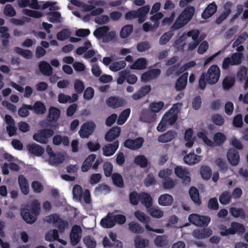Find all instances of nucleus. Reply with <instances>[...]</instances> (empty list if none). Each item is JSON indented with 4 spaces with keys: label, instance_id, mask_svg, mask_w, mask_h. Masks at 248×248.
Here are the masks:
<instances>
[{
    "label": "nucleus",
    "instance_id": "obj_49",
    "mask_svg": "<svg viewBox=\"0 0 248 248\" xmlns=\"http://www.w3.org/2000/svg\"><path fill=\"white\" fill-rule=\"evenodd\" d=\"M164 106V103L163 101H159L151 103L149 105V108L152 112L157 113L162 109Z\"/></svg>",
    "mask_w": 248,
    "mask_h": 248
},
{
    "label": "nucleus",
    "instance_id": "obj_35",
    "mask_svg": "<svg viewBox=\"0 0 248 248\" xmlns=\"http://www.w3.org/2000/svg\"><path fill=\"white\" fill-rule=\"evenodd\" d=\"M193 131L191 128L186 130L184 139L186 141L185 146L187 148H191L194 144V139L193 138Z\"/></svg>",
    "mask_w": 248,
    "mask_h": 248
},
{
    "label": "nucleus",
    "instance_id": "obj_55",
    "mask_svg": "<svg viewBox=\"0 0 248 248\" xmlns=\"http://www.w3.org/2000/svg\"><path fill=\"white\" fill-rule=\"evenodd\" d=\"M162 184L164 188L166 189H170L175 186V182L172 178L169 177L162 180Z\"/></svg>",
    "mask_w": 248,
    "mask_h": 248
},
{
    "label": "nucleus",
    "instance_id": "obj_53",
    "mask_svg": "<svg viewBox=\"0 0 248 248\" xmlns=\"http://www.w3.org/2000/svg\"><path fill=\"white\" fill-rule=\"evenodd\" d=\"M129 199L130 203L133 205H137L140 201V193L135 191L129 193Z\"/></svg>",
    "mask_w": 248,
    "mask_h": 248
},
{
    "label": "nucleus",
    "instance_id": "obj_15",
    "mask_svg": "<svg viewBox=\"0 0 248 248\" xmlns=\"http://www.w3.org/2000/svg\"><path fill=\"white\" fill-rule=\"evenodd\" d=\"M119 142L116 140L112 143H108L105 145L102 148L103 154L106 156H110L114 154L118 149Z\"/></svg>",
    "mask_w": 248,
    "mask_h": 248
},
{
    "label": "nucleus",
    "instance_id": "obj_44",
    "mask_svg": "<svg viewBox=\"0 0 248 248\" xmlns=\"http://www.w3.org/2000/svg\"><path fill=\"white\" fill-rule=\"evenodd\" d=\"M83 241L87 248H95L96 247V242L92 236L88 235L84 236Z\"/></svg>",
    "mask_w": 248,
    "mask_h": 248
},
{
    "label": "nucleus",
    "instance_id": "obj_29",
    "mask_svg": "<svg viewBox=\"0 0 248 248\" xmlns=\"http://www.w3.org/2000/svg\"><path fill=\"white\" fill-rule=\"evenodd\" d=\"M201 156L197 155L193 152L190 153L184 157V161L185 164L191 165L197 164L201 160Z\"/></svg>",
    "mask_w": 248,
    "mask_h": 248
},
{
    "label": "nucleus",
    "instance_id": "obj_31",
    "mask_svg": "<svg viewBox=\"0 0 248 248\" xmlns=\"http://www.w3.org/2000/svg\"><path fill=\"white\" fill-rule=\"evenodd\" d=\"M189 194L190 199L196 205L200 206L202 204L199 190L197 188L193 186L191 187L189 190Z\"/></svg>",
    "mask_w": 248,
    "mask_h": 248
},
{
    "label": "nucleus",
    "instance_id": "obj_50",
    "mask_svg": "<svg viewBox=\"0 0 248 248\" xmlns=\"http://www.w3.org/2000/svg\"><path fill=\"white\" fill-rule=\"evenodd\" d=\"M71 34L68 29H64L57 34V38L59 41H64L69 38Z\"/></svg>",
    "mask_w": 248,
    "mask_h": 248
},
{
    "label": "nucleus",
    "instance_id": "obj_26",
    "mask_svg": "<svg viewBox=\"0 0 248 248\" xmlns=\"http://www.w3.org/2000/svg\"><path fill=\"white\" fill-rule=\"evenodd\" d=\"M175 131L169 130L167 132L160 135L158 137V141L161 143L168 142L173 140L176 136Z\"/></svg>",
    "mask_w": 248,
    "mask_h": 248
},
{
    "label": "nucleus",
    "instance_id": "obj_38",
    "mask_svg": "<svg viewBox=\"0 0 248 248\" xmlns=\"http://www.w3.org/2000/svg\"><path fill=\"white\" fill-rule=\"evenodd\" d=\"M230 212L231 215L234 217H239L242 219L246 218V214L242 208L232 207L230 209Z\"/></svg>",
    "mask_w": 248,
    "mask_h": 248
},
{
    "label": "nucleus",
    "instance_id": "obj_60",
    "mask_svg": "<svg viewBox=\"0 0 248 248\" xmlns=\"http://www.w3.org/2000/svg\"><path fill=\"white\" fill-rule=\"evenodd\" d=\"M213 140L217 145H220L226 140L225 136L221 132H217L214 134Z\"/></svg>",
    "mask_w": 248,
    "mask_h": 248
},
{
    "label": "nucleus",
    "instance_id": "obj_48",
    "mask_svg": "<svg viewBox=\"0 0 248 248\" xmlns=\"http://www.w3.org/2000/svg\"><path fill=\"white\" fill-rule=\"evenodd\" d=\"M34 111L37 114L45 113L46 111L45 105L41 101H36L34 104Z\"/></svg>",
    "mask_w": 248,
    "mask_h": 248
},
{
    "label": "nucleus",
    "instance_id": "obj_27",
    "mask_svg": "<svg viewBox=\"0 0 248 248\" xmlns=\"http://www.w3.org/2000/svg\"><path fill=\"white\" fill-rule=\"evenodd\" d=\"M188 73H184L176 80L175 83V89L178 91L184 90L186 85L187 81Z\"/></svg>",
    "mask_w": 248,
    "mask_h": 248
},
{
    "label": "nucleus",
    "instance_id": "obj_61",
    "mask_svg": "<svg viewBox=\"0 0 248 248\" xmlns=\"http://www.w3.org/2000/svg\"><path fill=\"white\" fill-rule=\"evenodd\" d=\"M23 13L27 16L34 18H39L43 16L42 13L40 12L27 9H24L23 10Z\"/></svg>",
    "mask_w": 248,
    "mask_h": 248
},
{
    "label": "nucleus",
    "instance_id": "obj_28",
    "mask_svg": "<svg viewBox=\"0 0 248 248\" xmlns=\"http://www.w3.org/2000/svg\"><path fill=\"white\" fill-rule=\"evenodd\" d=\"M158 202V204L162 206H170L173 202V198L169 194H164L159 197Z\"/></svg>",
    "mask_w": 248,
    "mask_h": 248
},
{
    "label": "nucleus",
    "instance_id": "obj_4",
    "mask_svg": "<svg viewBox=\"0 0 248 248\" xmlns=\"http://www.w3.org/2000/svg\"><path fill=\"white\" fill-rule=\"evenodd\" d=\"M220 229L221 230L220 232L221 236H228L236 233L243 234L246 231L244 225L237 222H231L230 227L228 229L224 225H222Z\"/></svg>",
    "mask_w": 248,
    "mask_h": 248
},
{
    "label": "nucleus",
    "instance_id": "obj_25",
    "mask_svg": "<svg viewBox=\"0 0 248 248\" xmlns=\"http://www.w3.org/2000/svg\"><path fill=\"white\" fill-rule=\"evenodd\" d=\"M147 209L150 208L153 204V199L150 195L146 192L140 193V201Z\"/></svg>",
    "mask_w": 248,
    "mask_h": 248
},
{
    "label": "nucleus",
    "instance_id": "obj_18",
    "mask_svg": "<svg viewBox=\"0 0 248 248\" xmlns=\"http://www.w3.org/2000/svg\"><path fill=\"white\" fill-rule=\"evenodd\" d=\"M124 100L118 96H110L106 101L107 105L112 108H117L123 106Z\"/></svg>",
    "mask_w": 248,
    "mask_h": 248
},
{
    "label": "nucleus",
    "instance_id": "obj_40",
    "mask_svg": "<svg viewBox=\"0 0 248 248\" xmlns=\"http://www.w3.org/2000/svg\"><path fill=\"white\" fill-rule=\"evenodd\" d=\"M128 228L132 232L140 234L144 232V228L138 223L131 221L128 224Z\"/></svg>",
    "mask_w": 248,
    "mask_h": 248
},
{
    "label": "nucleus",
    "instance_id": "obj_19",
    "mask_svg": "<svg viewBox=\"0 0 248 248\" xmlns=\"http://www.w3.org/2000/svg\"><path fill=\"white\" fill-rule=\"evenodd\" d=\"M227 157L228 161L232 166L237 165L240 161L238 152L234 148L230 149L227 152Z\"/></svg>",
    "mask_w": 248,
    "mask_h": 248
},
{
    "label": "nucleus",
    "instance_id": "obj_63",
    "mask_svg": "<svg viewBox=\"0 0 248 248\" xmlns=\"http://www.w3.org/2000/svg\"><path fill=\"white\" fill-rule=\"evenodd\" d=\"M212 121L216 125L221 126L224 123V119L223 116L220 114H215L212 116Z\"/></svg>",
    "mask_w": 248,
    "mask_h": 248
},
{
    "label": "nucleus",
    "instance_id": "obj_23",
    "mask_svg": "<svg viewBox=\"0 0 248 248\" xmlns=\"http://www.w3.org/2000/svg\"><path fill=\"white\" fill-rule=\"evenodd\" d=\"M151 85H145L141 87L140 90L135 93L133 94L132 98L134 100H139L148 94L151 91Z\"/></svg>",
    "mask_w": 248,
    "mask_h": 248
},
{
    "label": "nucleus",
    "instance_id": "obj_51",
    "mask_svg": "<svg viewBox=\"0 0 248 248\" xmlns=\"http://www.w3.org/2000/svg\"><path fill=\"white\" fill-rule=\"evenodd\" d=\"M215 162L219 167L220 171L225 172L227 171L228 166L225 160L221 158L218 157L216 159Z\"/></svg>",
    "mask_w": 248,
    "mask_h": 248
},
{
    "label": "nucleus",
    "instance_id": "obj_54",
    "mask_svg": "<svg viewBox=\"0 0 248 248\" xmlns=\"http://www.w3.org/2000/svg\"><path fill=\"white\" fill-rule=\"evenodd\" d=\"M212 174V170L208 166H202L201 169V175L204 180H208Z\"/></svg>",
    "mask_w": 248,
    "mask_h": 248
},
{
    "label": "nucleus",
    "instance_id": "obj_58",
    "mask_svg": "<svg viewBox=\"0 0 248 248\" xmlns=\"http://www.w3.org/2000/svg\"><path fill=\"white\" fill-rule=\"evenodd\" d=\"M101 225L105 228H110L114 226L115 223L113 219L110 217H107L101 219Z\"/></svg>",
    "mask_w": 248,
    "mask_h": 248
},
{
    "label": "nucleus",
    "instance_id": "obj_30",
    "mask_svg": "<svg viewBox=\"0 0 248 248\" xmlns=\"http://www.w3.org/2000/svg\"><path fill=\"white\" fill-rule=\"evenodd\" d=\"M18 182L22 192L24 195H27L29 192V187L26 177L23 175H19L18 177Z\"/></svg>",
    "mask_w": 248,
    "mask_h": 248
},
{
    "label": "nucleus",
    "instance_id": "obj_14",
    "mask_svg": "<svg viewBox=\"0 0 248 248\" xmlns=\"http://www.w3.org/2000/svg\"><path fill=\"white\" fill-rule=\"evenodd\" d=\"M144 142V139L141 137L134 140L128 139L124 142V146L131 150H137L141 147Z\"/></svg>",
    "mask_w": 248,
    "mask_h": 248
},
{
    "label": "nucleus",
    "instance_id": "obj_41",
    "mask_svg": "<svg viewBox=\"0 0 248 248\" xmlns=\"http://www.w3.org/2000/svg\"><path fill=\"white\" fill-rule=\"evenodd\" d=\"M111 178L114 185L120 188L124 187V180L120 174L114 173L111 175Z\"/></svg>",
    "mask_w": 248,
    "mask_h": 248
},
{
    "label": "nucleus",
    "instance_id": "obj_21",
    "mask_svg": "<svg viewBox=\"0 0 248 248\" xmlns=\"http://www.w3.org/2000/svg\"><path fill=\"white\" fill-rule=\"evenodd\" d=\"M27 148L30 154L36 156H41L45 151L44 148L34 143L27 145Z\"/></svg>",
    "mask_w": 248,
    "mask_h": 248
},
{
    "label": "nucleus",
    "instance_id": "obj_52",
    "mask_svg": "<svg viewBox=\"0 0 248 248\" xmlns=\"http://www.w3.org/2000/svg\"><path fill=\"white\" fill-rule=\"evenodd\" d=\"M83 189L79 185H76L73 188V194L74 197L80 201L82 199Z\"/></svg>",
    "mask_w": 248,
    "mask_h": 248
},
{
    "label": "nucleus",
    "instance_id": "obj_11",
    "mask_svg": "<svg viewBox=\"0 0 248 248\" xmlns=\"http://www.w3.org/2000/svg\"><path fill=\"white\" fill-rule=\"evenodd\" d=\"M95 125L92 122L84 123L79 130L78 133L82 138H87L93 132Z\"/></svg>",
    "mask_w": 248,
    "mask_h": 248
},
{
    "label": "nucleus",
    "instance_id": "obj_43",
    "mask_svg": "<svg viewBox=\"0 0 248 248\" xmlns=\"http://www.w3.org/2000/svg\"><path fill=\"white\" fill-rule=\"evenodd\" d=\"M133 30V27L132 25H126L121 29L120 36L122 38H126L130 35Z\"/></svg>",
    "mask_w": 248,
    "mask_h": 248
},
{
    "label": "nucleus",
    "instance_id": "obj_2",
    "mask_svg": "<svg viewBox=\"0 0 248 248\" xmlns=\"http://www.w3.org/2000/svg\"><path fill=\"white\" fill-rule=\"evenodd\" d=\"M41 205L37 199L31 201L30 205L21 209L20 214L22 218L28 224L34 223L39 215Z\"/></svg>",
    "mask_w": 248,
    "mask_h": 248
},
{
    "label": "nucleus",
    "instance_id": "obj_9",
    "mask_svg": "<svg viewBox=\"0 0 248 248\" xmlns=\"http://www.w3.org/2000/svg\"><path fill=\"white\" fill-rule=\"evenodd\" d=\"M134 215L140 222L145 224V228L147 230L157 233H163L164 232V230L163 229H153L151 228L148 224L150 218L146 216L144 213L140 211H136L134 213Z\"/></svg>",
    "mask_w": 248,
    "mask_h": 248
},
{
    "label": "nucleus",
    "instance_id": "obj_42",
    "mask_svg": "<svg viewBox=\"0 0 248 248\" xmlns=\"http://www.w3.org/2000/svg\"><path fill=\"white\" fill-rule=\"evenodd\" d=\"M134 163L141 168H144L148 166V159L143 155H139L135 157Z\"/></svg>",
    "mask_w": 248,
    "mask_h": 248
},
{
    "label": "nucleus",
    "instance_id": "obj_7",
    "mask_svg": "<svg viewBox=\"0 0 248 248\" xmlns=\"http://www.w3.org/2000/svg\"><path fill=\"white\" fill-rule=\"evenodd\" d=\"M188 218L192 224L197 226L204 227L207 226L211 220L209 216H201L196 214L189 215Z\"/></svg>",
    "mask_w": 248,
    "mask_h": 248
},
{
    "label": "nucleus",
    "instance_id": "obj_33",
    "mask_svg": "<svg viewBox=\"0 0 248 248\" xmlns=\"http://www.w3.org/2000/svg\"><path fill=\"white\" fill-rule=\"evenodd\" d=\"M212 234V231L208 229H202L201 230H194L193 232L194 237L197 239H203L209 237Z\"/></svg>",
    "mask_w": 248,
    "mask_h": 248
},
{
    "label": "nucleus",
    "instance_id": "obj_16",
    "mask_svg": "<svg viewBox=\"0 0 248 248\" xmlns=\"http://www.w3.org/2000/svg\"><path fill=\"white\" fill-rule=\"evenodd\" d=\"M174 172L177 177L182 179L183 183L185 185L189 184L191 178L186 169L183 168L181 166H177L175 168Z\"/></svg>",
    "mask_w": 248,
    "mask_h": 248
},
{
    "label": "nucleus",
    "instance_id": "obj_57",
    "mask_svg": "<svg viewBox=\"0 0 248 248\" xmlns=\"http://www.w3.org/2000/svg\"><path fill=\"white\" fill-rule=\"evenodd\" d=\"M140 119L144 122L149 123L155 121V116L151 113L144 112L141 113Z\"/></svg>",
    "mask_w": 248,
    "mask_h": 248
},
{
    "label": "nucleus",
    "instance_id": "obj_62",
    "mask_svg": "<svg viewBox=\"0 0 248 248\" xmlns=\"http://www.w3.org/2000/svg\"><path fill=\"white\" fill-rule=\"evenodd\" d=\"M45 239L46 240L49 241H51L52 240H58L59 239L58 231L57 230L54 229L52 232H47L45 235Z\"/></svg>",
    "mask_w": 248,
    "mask_h": 248
},
{
    "label": "nucleus",
    "instance_id": "obj_12",
    "mask_svg": "<svg viewBox=\"0 0 248 248\" xmlns=\"http://www.w3.org/2000/svg\"><path fill=\"white\" fill-rule=\"evenodd\" d=\"M81 232L82 230L79 226L75 225L72 227L69 235L72 245L75 246L79 242L81 237Z\"/></svg>",
    "mask_w": 248,
    "mask_h": 248
},
{
    "label": "nucleus",
    "instance_id": "obj_17",
    "mask_svg": "<svg viewBox=\"0 0 248 248\" xmlns=\"http://www.w3.org/2000/svg\"><path fill=\"white\" fill-rule=\"evenodd\" d=\"M60 110L55 107H51L48 111L47 122H45V126L48 127L50 125L49 122L57 121L60 115Z\"/></svg>",
    "mask_w": 248,
    "mask_h": 248
},
{
    "label": "nucleus",
    "instance_id": "obj_6",
    "mask_svg": "<svg viewBox=\"0 0 248 248\" xmlns=\"http://www.w3.org/2000/svg\"><path fill=\"white\" fill-rule=\"evenodd\" d=\"M47 221L48 223H53L54 226L58 229L61 233L64 232L65 228L68 226V222L60 218L57 214H52L47 217Z\"/></svg>",
    "mask_w": 248,
    "mask_h": 248
},
{
    "label": "nucleus",
    "instance_id": "obj_24",
    "mask_svg": "<svg viewBox=\"0 0 248 248\" xmlns=\"http://www.w3.org/2000/svg\"><path fill=\"white\" fill-rule=\"evenodd\" d=\"M217 6L215 2L208 5L202 14L203 19H207L211 17L217 11Z\"/></svg>",
    "mask_w": 248,
    "mask_h": 248
},
{
    "label": "nucleus",
    "instance_id": "obj_8",
    "mask_svg": "<svg viewBox=\"0 0 248 248\" xmlns=\"http://www.w3.org/2000/svg\"><path fill=\"white\" fill-rule=\"evenodd\" d=\"M220 75L219 68L216 65H212L205 74L207 83L210 85L216 83L218 81Z\"/></svg>",
    "mask_w": 248,
    "mask_h": 248
},
{
    "label": "nucleus",
    "instance_id": "obj_36",
    "mask_svg": "<svg viewBox=\"0 0 248 248\" xmlns=\"http://www.w3.org/2000/svg\"><path fill=\"white\" fill-rule=\"evenodd\" d=\"M154 244L157 248H164L168 243V237L165 235H157L154 239Z\"/></svg>",
    "mask_w": 248,
    "mask_h": 248
},
{
    "label": "nucleus",
    "instance_id": "obj_34",
    "mask_svg": "<svg viewBox=\"0 0 248 248\" xmlns=\"http://www.w3.org/2000/svg\"><path fill=\"white\" fill-rule=\"evenodd\" d=\"M52 143L55 145H59L62 143L65 146H68L70 143L69 140L67 136H64L62 137L60 135H56L53 137Z\"/></svg>",
    "mask_w": 248,
    "mask_h": 248
},
{
    "label": "nucleus",
    "instance_id": "obj_37",
    "mask_svg": "<svg viewBox=\"0 0 248 248\" xmlns=\"http://www.w3.org/2000/svg\"><path fill=\"white\" fill-rule=\"evenodd\" d=\"M131 110L129 108H126L123 110L120 114L117 121L118 125H123L129 117Z\"/></svg>",
    "mask_w": 248,
    "mask_h": 248
},
{
    "label": "nucleus",
    "instance_id": "obj_13",
    "mask_svg": "<svg viewBox=\"0 0 248 248\" xmlns=\"http://www.w3.org/2000/svg\"><path fill=\"white\" fill-rule=\"evenodd\" d=\"M177 105H181V104L178 103L173 105L172 108L167 111L162 117L166 123L170 125H172L176 122L178 119V115L177 113H173L174 109L176 108H175V107H176Z\"/></svg>",
    "mask_w": 248,
    "mask_h": 248
},
{
    "label": "nucleus",
    "instance_id": "obj_3",
    "mask_svg": "<svg viewBox=\"0 0 248 248\" xmlns=\"http://www.w3.org/2000/svg\"><path fill=\"white\" fill-rule=\"evenodd\" d=\"M109 29L107 26L99 27L93 31V35L98 39H102L104 43H108L114 40L116 37L115 31H108Z\"/></svg>",
    "mask_w": 248,
    "mask_h": 248
},
{
    "label": "nucleus",
    "instance_id": "obj_22",
    "mask_svg": "<svg viewBox=\"0 0 248 248\" xmlns=\"http://www.w3.org/2000/svg\"><path fill=\"white\" fill-rule=\"evenodd\" d=\"M120 132L121 129L119 127H112L106 133L105 140L108 142H111L120 136Z\"/></svg>",
    "mask_w": 248,
    "mask_h": 248
},
{
    "label": "nucleus",
    "instance_id": "obj_59",
    "mask_svg": "<svg viewBox=\"0 0 248 248\" xmlns=\"http://www.w3.org/2000/svg\"><path fill=\"white\" fill-rule=\"evenodd\" d=\"M248 38V33L247 32L241 33L236 40L233 43V46H238L244 43L246 39Z\"/></svg>",
    "mask_w": 248,
    "mask_h": 248
},
{
    "label": "nucleus",
    "instance_id": "obj_45",
    "mask_svg": "<svg viewBox=\"0 0 248 248\" xmlns=\"http://www.w3.org/2000/svg\"><path fill=\"white\" fill-rule=\"evenodd\" d=\"M232 200V196L228 191L223 192L219 197V201L222 205L229 204Z\"/></svg>",
    "mask_w": 248,
    "mask_h": 248
},
{
    "label": "nucleus",
    "instance_id": "obj_56",
    "mask_svg": "<svg viewBox=\"0 0 248 248\" xmlns=\"http://www.w3.org/2000/svg\"><path fill=\"white\" fill-rule=\"evenodd\" d=\"M104 174L106 177H109L112 174L113 165L110 162H105L103 164Z\"/></svg>",
    "mask_w": 248,
    "mask_h": 248
},
{
    "label": "nucleus",
    "instance_id": "obj_64",
    "mask_svg": "<svg viewBox=\"0 0 248 248\" xmlns=\"http://www.w3.org/2000/svg\"><path fill=\"white\" fill-rule=\"evenodd\" d=\"M3 13L5 16L9 17H13L16 15V12L14 7L12 5L9 4L6 5L5 6Z\"/></svg>",
    "mask_w": 248,
    "mask_h": 248
},
{
    "label": "nucleus",
    "instance_id": "obj_47",
    "mask_svg": "<svg viewBox=\"0 0 248 248\" xmlns=\"http://www.w3.org/2000/svg\"><path fill=\"white\" fill-rule=\"evenodd\" d=\"M48 16L47 20L51 23H56L60 21L61 14L59 12H49L46 13Z\"/></svg>",
    "mask_w": 248,
    "mask_h": 248
},
{
    "label": "nucleus",
    "instance_id": "obj_46",
    "mask_svg": "<svg viewBox=\"0 0 248 248\" xmlns=\"http://www.w3.org/2000/svg\"><path fill=\"white\" fill-rule=\"evenodd\" d=\"M235 79L231 77H226L222 81V87L224 90H228L234 84Z\"/></svg>",
    "mask_w": 248,
    "mask_h": 248
},
{
    "label": "nucleus",
    "instance_id": "obj_10",
    "mask_svg": "<svg viewBox=\"0 0 248 248\" xmlns=\"http://www.w3.org/2000/svg\"><path fill=\"white\" fill-rule=\"evenodd\" d=\"M180 63H178L176 65L170 67L167 71V75L175 74L178 76L184 72L188 68L194 67L196 64V63H185L183 66L180 67L179 64Z\"/></svg>",
    "mask_w": 248,
    "mask_h": 248
},
{
    "label": "nucleus",
    "instance_id": "obj_20",
    "mask_svg": "<svg viewBox=\"0 0 248 248\" xmlns=\"http://www.w3.org/2000/svg\"><path fill=\"white\" fill-rule=\"evenodd\" d=\"M159 69H153L147 71L141 75V78L143 81H148L157 78L160 74Z\"/></svg>",
    "mask_w": 248,
    "mask_h": 248
},
{
    "label": "nucleus",
    "instance_id": "obj_1",
    "mask_svg": "<svg viewBox=\"0 0 248 248\" xmlns=\"http://www.w3.org/2000/svg\"><path fill=\"white\" fill-rule=\"evenodd\" d=\"M195 8L192 6L186 7L176 18L170 30L165 32L159 39L161 45H166L174 35L175 30L181 29L192 19L195 13Z\"/></svg>",
    "mask_w": 248,
    "mask_h": 248
},
{
    "label": "nucleus",
    "instance_id": "obj_32",
    "mask_svg": "<svg viewBox=\"0 0 248 248\" xmlns=\"http://www.w3.org/2000/svg\"><path fill=\"white\" fill-rule=\"evenodd\" d=\"M134 242L136 248H147L149 245V240L140 235H137L135 237Z\"/></svg>",
    "mask_w": 248,
    "mask_h": 248
},
{
    "label": "nucleus",
    "instance_id": "obj_39",
    "mask_svg": "<svg viewBox=\"0 0 248 248\" xmlns=\"http://www.w3.org/2000/svg\"><path fill=\"white\" fill-rule=\"evenodd\" d=\"M41 72L45 76H50L52 75L53 69L49 63H39Z\"/></svg>",
    "mask_w": 248,
    "mask_h": 248
},
{
    "label": "nucleus",
    "instance_id": "obj_5",
    "mask_svg": "<svg viewBox=\"0 0 248 248\" xmlns=\"http://www.w3.org/2000/svg\"><path fill=\"white\" fill-rule=\"evenodd\" d=\"M54 134L53 130L49 128H43L38 130L32 136L33 140L41 144H47L48 139Z\"/></svg>",
    "mask_w": 248,
    "mask_h": 248
}]
</instances>
